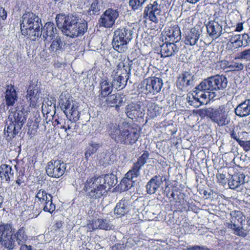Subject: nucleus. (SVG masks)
<instances>
[{
	"mask_svg": "<svg viewBox=\"0 0 250 250\" xmlns=\"http://www.w3.org/2000/svg\"><path fill=\"white\" fill-rule=\"evenodd\" d=\"M56 21L63 34L70 38L82 36L87 30V22L75 13L67 15L58 14L56 17Z\"/></svg>",
	"mask_w": 250,
	"mask_h": 250,
	"instance_id": "obj_1",
	"label": "nucleus"
},
{
	"mask_svg": "<svg viewBox=\"0 0 250 250\" xmlns=\"http://www.w3.org/2000/svg\"><path fill=\"white\" fill-rule=\"evenodd\" d=\"M228 83L227 79L223 75H216L203 80L194 91L193 98L200 103L199 99H213L217 96L218 90L225 89Z\"/></svg>",
	"mask_w": 250,
	"mask_h": 250,
	"instance_id": "obj_2",
	"label": "nucleus"
},
{
	"mask_svg": "<svg viewBox=\"0 0 250 250\" xmlns=\"http://www.w3.org/2000/svg\"><path fill=\"white\" fill-rule=\"evenodd\" d=\"M20 26L22 34L28 36L32 41L41 37L42 24L41 19L32 12L23 14L20 21Z\"/></svg>",
	"mask_w": 250,
	"mask_h": 250,
	"instance_id": "obj_3",
	"label": "nucleus"
},
{
	"mask_svg": "<svg viewBox=\"0 0 250 250\" xmlns=\"http://www.w3.org/2000/svg\"><path fill=\"white\" fill-rule=\"evenodd\" d=\"M109 134L116 143L124 145H130L135 143L140 137L137 128L126 126H120L111 124L109 126Z\"/></svg>",
	"mask_w": 250,
	"mask_h": 250,
	"instance_id": "obj_4",
	"label": "nucleus"
},
{
	"mask_svg": "<svg viewBox=\"0 0 250 250\" xmlns=\"http://www.w3.org/2000/svg\"><path fill=\"white\" fill-rule=\"evenodd\" d=\"M132 38L133 31L131 28L126 27L117 29L114 33L112 42L113 48L119 53L125 52Z\"/></svg>",
	"mask_w": 250,
	"mask_h": 250,
	"instance_id": "obj_5",
	"label": "nucleus"
},
{
	"mask_svg": "<svg viewBox=\"0 0 250 250\" xmlns=\"http://www.w3.org/2000/svg\"><path fill=\"white\" fill-rule=\"evenodd\" d=\"M105 187L97 177H93L86 180L84 189L87 192L86 194L90 201L93 202L107 192V189L105 188Z\"/></svg>",
	"mask_w": 250,
	"mask_h": 250,
	"instance_id": "obj_6",
	"label": "nucleus"
},
{
	"mask_svg": "<svg viewBox=\"0 0 250 250\" xmlns=\"http://www.w3.org/2000/svg\"><path fill=\"white\" fill-rule=\"evenodd\" d=\"M201 115L207 116L220 126L227 125L229 122L228 114L223 105L219 106L218 108L209 107L203 109L201 111Z\"/></svg>",
	"mask_w": 250,
	"mask_h": 250,
	"instance_id": "obj_7",
	"label": "nucleus"
},
{
	"mask_svg": "<svg viewBox=\"0 0 250 250\" xmlns=\"http://www.w3.org/2000/svg\"><path fill=\"white\" fill-rule=\"evenodd\" d=\"M14 230L11 224L0 225V243L2 246L8 250H13L16 246V242L13 237Z\"/></svg>",
	"mask_w": 250,
	"mask_h": 250,
	"instance_id": "obj_8",
	"label": "nucleus"
},
{
	"mask_svg": "<svg viewBox=\"0 0 250 250\" xmlns=\"http://www.w3.org/2000/svg\"><path fill=\"white\" fill-rule=\"evenodd\" d=\"M230 215V222L226 223V226L229 229H232L235 234L239 236H246L247 233L242 228V223L245 218L242 212L234 210L231 211Z\"/></svg>",
	"mask_w": 250,
	"mask_h": 250,
	"instance_id": "obj_9",
	"label": "nucleus"
},
{
	"mask_svg": "<svg viewBox=\"0 0 250 250\" xmlns=\"http://www.w3.org/2000/svg\"><path fill=\"white\" fill-rule=\"evenodd\" d=\"M61 108L66 117L71 121L77 122L80 118V112L78 110V103L71 98L61 99Z\"/></svg>",
	"mask_w": 250,
	"mask_h": 250,
	"instance_id": "obj_10",
	"label": "nucleus"
},
{
	"mask_svg": "<svg viewBox=\"0 0 250 250\" xmlns=\"http://www.w3.org/2000/svg\"><path fill=\"white\" fill-rule=\"evenodd\" d=\"M66 166L65 163L60 160H52L46 167V174L50 177L60 178L64 173Z\"/></svg>",
	"mask_w": 250,
	"mask_h": 250,
	"instance_id": "obj_11",
	"label": "nucleus"
},
{
	"mask_svg": "<svg viewBox=\"0 0 250 250\" xmlns=\"http://www.w3.org/2000/svg\"><path fill=\"white\" fill-rule=\"evenodd\" d=\"M140 85L141 88H144L143 92L155 94L161 91L163 81L159 78L150 77L144 81Z\"/></svg>",
	"mask_w": 250,
	"mask_h": 250,
	"instance_id": "obj_12",
	"label": "nucleus"
},
{
	"mask_svg": "<svg viewBox=\"0 0 250 250\" xmlns=\"http://www.w3.org/2000/svg\"><path fill=\"white\" fill-rule=\"evenodd\" d=\"M229 38L227 47L231 51H235L240 47H246L250 42V38L247 34L229 35Z\"/></svg>",
	"mask_w": 250,
	"mask_h": 250,
	"instance_id": "obj_13",
	"label": "nucleus"
},
{
	"mask_svg": "<svg viewBox=\"0 0 250 250\" xmlns=\"http://www.w3.org/2000/svg\"><path fill=\"white\" fill-rule=\"evenodd\" d=\"M121 73L117 71L113 76L112 84L117 90L123 89L126 85L127 80L130 74L131 68L129 66H124Z\"/></svg>",
	"mask_w": 250,
	"mask_h": 250,
	"instance_id": "obj_14",
	"label": "nucleus"
},
{
	"mask_svg": "<svg viewBox=\"0 0 250 250\" xmlns=\"http://www.w3.org/2000/svg\"><path fill=\"white\" fill-rule=\"evenodd\" d=\"M161 12V5L156 0H151L150 3L145 8L143 17L146 20L157 23L159 21L158 16Z\"/></svg>",
	"mask_w": 250,
	"mask_h": 250,
	"instance_id": "obj_15",
	"label": "nucleus"
},
{
	"mask_svg": "<svg viewBox=\"0 0 250 250\" xmlns=\"http://www.w3.org/2000/svg\"><path fill=\"white\" fill-rule=\"evenodd\" d=\"M118 17L119 12L117 10L108 8L101 16L99 20V24L105 28H111L114 24Z\"/></svg>",
	"mask_w": 250,
	"mask_h": 250,
	"instance_id": "obj_16",
	"label": "nucleus"
},
{
	"mask_svg": "<svg viewBox=\"0 0 250 250\" xmlns=\"http://www.w3.org/2000/svg\"><path fill=\"white\" fill-rule=\"evenodd\" d=\"M224 21L219 18H216L213 21H209L206 25L207 33L211 38L217 39L222 33Z\"/></svg>",
	"mask_w": 250,
	"mask_h": 250,
	"instance_id": "obj_17",
	"label": "nucleus"
},
{
	"mask_svg": "<svg viewBox=\"0 0 250 250\" xmlns=\"http://www.w3.org/2000/svg\"><path fill=\"white\" fill-rule=\"evenodd\" d=\"M149 153L147 151H145L142 155L138 158L137 161L134 163L132 167L127 172V176L137 178L140 175V170L146 163Z\"/></svg>",
	"mask_w": 250,
	"mask_h": 250,
	"instance_id": "obj_18",
	"label": "nucleus"
},
{
	"mask_svg": "<svg viewBox=\"0 0 250 250\" xmlns=\"http://www.w3.org/2000/svg\"><path fill=\"white\" fill-rule=\"evenodd\" d=\"M195 78L190 71H185L178 78L177 86L182 90L191 88L194 84Z\"/></svg>",
	"mask_w": 250,
	"mask_h": 250,
	"instance_id": "obj_19",
	"label": "nucleus"
},
{
	"mask_svg": "<svg viewBox=\"0 0 250 250\" xmlns=\"http://www.w3.org/2000/svg\"><path fill=\"white\" fill-rule=\"evenodd\" d=\"M87 227L89 230L91 231L96 229L109 230L112 229L114 226L109 219H98L93 220L92 222L88 224Z\"/></svg>",
	"mask_w": 250,
	"mask_h": 250,
	"instance_id": "obj_20",
	"label": "nucleus"
},
{
	"mask_svg": "<svg viewBox=\"0 0 250 250\" xmlns=\"http://www.w3.org/2000/svg\"><path fill=\"white\" fill-rule=\"evenodd\" d=\"M42 38L45 42H49L54 38L59 36L57 30L53 23L46 22L43 27H42Z\"/></svg>",
	"mask_w": 250,
	"mask_h": 250,
	"instance_id": "obj_21",
	"label": "nucleus"
},
{
	"mask_svg": "<svg viewBox=\"0 0 250 250\" xmlns=\"http://www.w3.org/2000/svg\"><path fill=\"white\" fill-rule=\"evenodd\" d=\"M21 129V125L14 124L13 121L7 120L4 128V135L7 141H11Z\"/></svg>",
	"mask_w": 250,
	"mask_h": 250,
	"instance_id": "obj_22",
	"label": "nucleus"
},
{
	"mask_svg": "<svg viewBox=\"0 0 250 250\" xmlns=\"http://www.w3.org/2000/svg\"><path fill=\"white\" fill-rule=\"evenodd\" d=\"M163 177L160 175H156L152 177L146 184L147 193L149 194L155 193L163 185Z\"/></svg>",
	"mask_w": 250,
	"mask_h": 250,
	"instance_id": "obj_23",
	"label": "nucleus"
},
{
	"mask_svg": "<svg viewBox=\"0 0 250 250\" xmlns=\"http://www.w3.org/2000/svg\"><path fill=\"white\" fill-rule=\"evenodd\" d=\"M105 101L108 105L115 107L116 109L118 110L119 107L125 102V98L123 94L116 93L108 95Z\"/></svg>",
	"mask_w": 250,
	"mask_h": 250,
	"instance_id": "obj_24",
	"label": "nucleus"
},
{
	"mask_svg": "<svg viewBox=\"0 0 250 250\" xmlns=\"http://www.w3.org/2000/svg\"><path fill=\"white\" fill-rule=\"evenodd\" d=\"M40 92L37 85L34 86L30 85L27 91L26 99L30 102V106H35L39 103Z\"/></svg>",
	"mask_w": 250,
	"mask_h": 250,
	"instance_id": "obj_25",
	"label": "nucleus"
},
{
	"mask_svg": "<svg viewBox=\"0 0 250 250\" xmlns=\"http://www.w3.org/2000/svg\"><path fill=\"white\" fill-rule=\"evenodd\" d=\"M202 31L196 28H193L186 34L185 43L186 45L193 46L199 40Z\"/></svg>",
	"mask_w": 250,
	"mask_h": 250,
	"instance_id": "obj_26",
	"label": "nucleus"
},
{
	"mask_svg": "<svg viewBox=\"0 0 250 250\" xmlns=\"http://www.w3.org/2000/svg\"><path fill=\"white\" fill-rule=\"evenodd\" d=\"M234 113L240 117H246L250 115V99H246L234 108Z\"/></svg>",
	"mask_w": 250,
	"mask_h": 250,
	"instance_id": "obj_27",
	"label": "nucleus"
},
{
	"mask_svg": "<svg viewBox=\"0 0 250 250\" xmlns=\"http://www.w3.org/2000/svg\"><path fill=\"white\" fill-rule=\"evenodd\" d=\"M160 53L162 57L174 56L179 51V48L173 42H165L161 45Z\"/></svg>",
	"mask_w": 250,
	"mask_h": 250,
	"instance_id": "obj_28",
	"label": "nucleus"
},
{
	"mask_svg": "<svg viewBox=\"0 0 250 250\" xmlns=\"http://www.w3.org/2000/svg\"><path fill=\"white\" fill-rule=\"evenodd\" d=\"M18 96L16 91L12 85L7 86L5 93L6 104L8 106H14L18 100Z\"/></svg>",
	"mask_w": 250,
	"mask_h": 250,
	"instance_id": "obj_29",
	"label": "nucleus"
},
{
	"mask_svg": "<svg viewBox=\"0 0 250 250\" xmlns=\"http://www.w3.org/2000/svg\"><path fill=\"white\" fill-rule=\"evenodd\" d=\"M130 210V201L125 199H122L116 205L114 211L119 217L126 214Z\"/></svg>",
	"mask_w": 250,
	"mask_h": 250,
	"instance_id": "obj_30",
	"label": "nucleus"
},
{
	"mask_svg": "<svg viewBox=\"0 0 250 250\" xmlns=\"http://www.w3.org/2000/svg\"><path fill=\"white\" fill-rule=\"evenodd\" d=\"M102 184L105 185V188L107 191L112 187H114L117 182V177L113 174H107L104 175L97 177Z\"/></svg>",
	"mask_w": 250,
	"mask_h": 250,
	"instance_id": "obj_31",
	"label": "nucleus"
},
{
	"mask_svg": "<svg viewBox=\"0 0 250 250\" xmlns=\"http://www.w3.org/2000/svg\"><path fill=\"white\" fill-rule=\"evenodd\" d=\"M8 119L13 121L14 123L16 124L17 125H21L22 127L23 124L25 123L26 118L25 113L22 110H16L10 112Z\"/></svg>",
	"mask_w": 250,
	"mask_h": 250,
	"instance_id": "obj_32",
	"label": "nucleus"
},
{
	"mask_svg": "<svg viewBox=\"0 0 250 250\" xmlns=\"http://www.w3.org/2000/svg\"><path fill=\"white\" fill-rule=\"evenodd\" d=\"M14 176V172L12 167L7 164H2L0 166V178L1 180H5L9 182Z\"/></svg>",
	"mask_w": 250,
	"mask_h": 250,
	"instance_id": "obj_33",
	"label": "nucleus"
},
{
	"mask_svg": "<svg viewBox=\"0 0 250 250\" xmlns=\"http://www.w3.org/2000/svg\"><path fill=\"white\" fill-rule=\"evenodd\" d=\"M103 0H92L87 14L89 16L99 15L100 11L103 8Z\"/></svg>",
	"mask_w": 250,
	"mask_h": 250,
	"instance_id": "obj_34",
	"label": "nucleus"
},
{
	"mask_svg": "<svg viewBox=\"0 0 250 250\" xmlns=\"http://www.w3.org/2000/svg\"><path fill=\"white\" fill-rule=\"evenodd\" d=\"M141 112V106L137 103H131L128 104L125 108V114L126 116L133 119L136 117L139 116V113Z\"/></svg>",
	"mask_w": 250,
	"mask_h": 250,
	"instance_id": "obj_35",
	"label": "nucleus"
},
{
	"mask_svg": "<svg viewBox=\"0 0 250 250\" xmlns=\"http://www.w3.org/2000/svg\"><path fill=\"white\" fill-rule=\"evenodd\" d=\"M245 176L243 173H238L232 175L229 181V185L230 188L235 189L240 185L245 183Z\"/></svg>",
	"mask_w": 250,
	"mask_h": 250,
	"instance_id": "obj_36",
	"label": "nucleus"
},
{
	"mask_svg": "<svg viewBox=\"0 0 250 250\" xmlns=\"http://www.w3.org/2000/svg\"><path fill=\"white\" fill-rule=\"evenodd\" d=\"M14 238L18 245L23 244L26 242L28 236L26 231V228L24 227L20 228L15 233L13 232Z\"/></svg>",
	"mask_w": 250,
	"mask_h": 250,
	"instance_id": "obj_37",
	"label": "nucleus"
},
{
	"mask_svg": "<svg viewBox=\"0 0 250 250\" xmlns=\"http://www.w3.org/2000/svg\"><path fill=\"white\" fill-rule=\"evenodd\" d=\"M165 33L173 42H177L181 39V31L178 26L168 28L166 30Z\"/></svg>",
	"mask_w": 250,
	"mask_h": 250,
	"instance_id": "obj_38",
	"label": "nucleus"
},
{
	"mask_svg": "<svg viewBox=\"0 0 250 250\" xmlns=\"http://www.w3.org/2000/svg\"><path fill=\"white\" fill-rule=\"evenodd\" d=\"M101 95L102 97H106L109 95L112 92L113 85L112 83H110L108 80H102L100 83Z\"/></svg>",
	"mask_w": 250,
	"mask_h": 250,
	"instance_id": "obj_39",
	"label": "nucleus"
},
{
	"mask_svg": "<svg viewBox=\"0 0 250 250\" xmlns=\"http://www.w3.org/2000/svg\"><path fill=\"white\" fill-rule=\"evenodd\" d=\"M100 147V144L99 143L93 141L89 143L85 152V158L88 159L92 154L95 153Z\"/></svg>",
	"mask_w": 250,
	"mask_h": 250,
	"instance_id": "obj_40",
	"label": "nucleus"
},
{
	"mask_svg": "<svg viewBox=\"0 0 250 250\" xmlns=\"http://www.w3.org/2000/svg\"><path fill=\"white\" fill-rule=\"evenodd\" d=\"M147 0H129V5L134 11L142 10L144 4Z\"/></svg>",
	"mask_w": 250,
	"mask_h": 250,
	"instance_id": "obj_41",
	"label": "nucleus"
},
{
	"mask_svg": "<svg viewBox=\"0 0 250 250\" xmlns=\"http://www.w3.org/2000/svg\"><path fill=\"white\" fill-rule=\"evenodd\" d=\"M36 198L43 204L47 200H51L52 196L51 194L47 193L44 190L40 189L36 195Z\"/></svg>",
	"mask_w": 250,
	"mask_h": 250,
	"instance_id": "obj_42",
	"label": "nucleus"
},
{
	"mask_svg": "<svg viewBox=\"0 0 250 250\" xmlns=\"http://www.w3.org/2000/svg\"><path fill=\"white\" fill-rule=\"evenodd\" d=\"M51 41L52 43L49 47V49L51 51L53 52H56L62 48L63 43L59 36L57 37V38H54Z\"/></svg>",
	"mask_w": 250,
	"mask_h": 250,
	"instance_id": "obj_43",
	"label": "nucleus"
},
{
	"mask_svg": "<svg viewBox=\"0 0 250 250\" xmlns=\"http://www.w3.org/2000/svg\"><path fill=\"white\" fill-rule=\"evenodd\" d=\"M135 177H129L127 176V173L125 175V177L122 179L121 182L122 186H124V189L128 190L133 187V184L135 182Z\"/></svg>",
	"mask_w": 250,
	"mask_h": 250,
	"instance_id": "obj_44",
	"label": "nucleus"
},
{
	"mask_svg": "<svg viewBox=\"0 0 250 250\" xmlns=\"http://www.w3.org/2000/svg\"><path fill=\"white\" fill-rule=\"evenodd\" d=\"M42 205H43V209L45 212L52 213L56 209L55 205L52 203V199L47 200Z\"/></svg>",
	"mask_w": 250,
	"mask_h": 250,
	"instance_id": "obj_45",
	"label": "nucleus"
},
{
	"mask_svg": "<svg viewBox=\"0 0 250 250\" xmlns=\"http://www.w3.org/2000/svg\"><path fill=\"white\" fill-rule=\"evenodd\" d=\"M244 134H247V132L244 131H240L235 130L233 129L230 133V135L231 138L235 140L238 143L240 141L241 137Z\"/></svg>",
	"mask_w": 250,
	"mask_h": 250,
	"instance_id": "obj_46",
	"label": "nucleus"
},
{
	"mask_svg": "<svg viewBox=\"0 0 250 250\" xmlns=\"http://www.w3.org/2000/svg\"><path fill=\"white\" fill-rule=\"evenodd\" d=\"M236 59L250 60V48L241 52Z\"/></svg>",
	"mask_w": 250,
	"mask_h": 250,
	"instance_id": "obj_47",
	"label": "nucleus"
},
{
	"mask_svg": "<svg viewBox=\"0 0 250 250\" xmlns=\"http://www.w3.org/2000/svg\"><path fill=\"white\" fill-rule=\"evenodd\" d=\"M238 144L246 151H248L250 150V140L246 141L241 140Z\"/></svg>",
	"mask_w": 250,
	"mask_h": 250,
	"instance_id": "obj_48",
	"label": "nucleus"
},
{
	"mask_svg": "<svg viewBox=\"0 0 250 250\" xmlns=\"http://www.w3.org/2000/svg\"><path fill=\"white\" fill-rule=\"evenodd\" d=\"M232 66L235 70H240L244 68V65L241 62H234Z\"/></svg>",
	"mask_w": 250,
	"mask_h": 250,
	"instance_id": "obj_49",
	"label": "nucleus"
},
{
	"mask_svg": "<svg viewBox=\"0 0 250 250\" xmlns=\"http://www.w3.org/2000/svg\"><path fill=\"white\" fill-rule=\"evenodd\" d=\"M49 103L50 104V106H47V107L44 110L46 112V114L49 113L52 111L55 112L56 110L55 104H53V103L52 102H49Z\"/></svg>",
	"mask_w": 250,
	"mask_h": 250,
	"instance_id": "obj_50",
	"label": "nucleus"
},
{
	"mask_svg": "<svg viewBox=\"0 0 250 250\" xmlns=\"http://www.w3.org/2000/svg\"><path fill=\"white\" fill-rule=\"evenodd\" d=\"M204 248L200 246H189L187 247V250H203Z\"/></svg>",
	"mask_w": 250,
	"mask_h": 250,
	"instance_id": "obj_51",
	"label": "nucleus"
},
{
	"mask_svg": "<svg viewBox=\"0 0 250 250\" xmlns=\"http://www.w3.org/2000/svg\"><path fill=\"white\" fill-rule=\"evenodd\" d=\"M23 174L21 173V174L18 176L17 179L16 180V183L19 186H20L22 183L24 182L23 180Z\"/></svg>",
	"mask_w": 250,
	"mask_h": 250,
	"instance_id": "obj_52",
	"label": "nucleus"
},
{
	"mask_svg": "<svg viewBox=\"0 0 250 250\" xmlns=\"http://www.w3.org/2000/svg\"><path fill=\"white\" fill-rule=\"evenodd\" d=\"M0 17L3 20H5L7 18V12L2 8H1L0 9Z\"/></svg>",
	"mask_w": 250,
	"mask_h": 250,
	"instance_id": "obj_53",
	"label": "nucleus"
},
{
	"mask_svg": "<svg viewBox=\"0 0 250 250\" xmlns=\"http://www.w3.org/2000/svg\"><path fill=\"white\" fill-rule=\"evenodd\" d=\"M21 245L20 250H32V246L31 245H27L26 244H21Z\"/></svg>",
	"mask_w": 250,
	"mask_h": 250,
	"instance_id": "obj_54",
	"label": "nucleus"
},
{
	"mask_svg": "<svg viewBox=\"0 0 250 250\" xmlns=\"http://www.w3.org/2000/svg\"><path fill=\"white\" fill-rule=\"evenodd\" d=\"M76 122H73V121H71L69 119H68V122H67V130H70L72 128V125L73 123H76Z\"/></svg>",
	"mask_w": 250,
	"mask_h": 250,
	"instance_id": "obj_55",
	"label": "nucleus"
},
{
	"mask_svg": "<svg viewBox=\"0 0 250 250\" xmlns=\"http://www.w3.org/2000/svg\"><path fill=\"white\" fill-rule=\"evenodd\" d=\"M243 29V27L242 25V23H240L237 24V26L236 27L235 31L240 32L242 31Z\"/></svg>",
	"mask_w": 250,
	"mask_h": 250,
	"instance_id": "obj_56",
	"label": "nucleus"
},
{
	"mask_svg": "<svg viewBox=\"0 0 250 250\" xmlns=\"http://www.w3.org/2000/svg\"><path fill=\"white\" fill-rule=\"evenodd\" d=\"M62 226V223L60 221H58L56 223V224L54 225V228L55 229H60Z\"/></svg>",
	"mask_w": 250,
	"mask_h": 250,
	"instance_id": "obj_57",
	"label": "nucleus"
},
{
	"mask_svg": "<svg viewBox=\"0 0 250 250\" xmlns=\"http://www.w3.org/2000/svg\"><path fill=\"white\" fill-rule=\"evenodd\" d=\"M49 102H51V101H48L47 102H46L45 104L43 103L42 108V110H45V109L48 106H50V104L49 103Z\"/></svg>",
	"mask_w": 250,
	"mask_h": 250,
	"instance_id": "obj_58",
	"label": "nucleus"
},
{
	"mask_svg": "<svg viewBox=\"0 0 250 250\" xmlns=\"http://www.w3.org/2000/svg\"><path fill=\"white\" fill-rule=\"evenodd\" d=\"M216 177L218 180H224L225 175L223 174H219L216 175Z\"/></svg>",
	"mask_w": 250,
	"mask_h": 250,
	"instance_id": "obj_59",
	"label": "nucleus"
},
{
	"mask_svg": "<svg viewBox=\"0 0 250 250\" xmlns=\"http://www.w3.org/2000/svg\"><path fill=\"white\" fill-rule=\"evenodd\" d=\"M63 122V121L62 119H61L60 120L59 119H56L54 122V124L55 125L61 124Z\"/></svg>",
	"mask_w": 250,
	"mask_h": 250,
	"instance_id": "obj_60",
	"label": "nucleus"
},
{
	"mask_svg": "<svg viewBox=\"0 0 250 250\" xmlns=\"http://www.w3.org/2000/svg\"><path fill=\"white\" fill-rule=\"evenodd\" d=\"M188 2L192 3L194 4L199 1L200 0H187Z\"/></svg>",
	"mask_w": 250,
	"mask_h": 250,
	"instance_id": "obj_61",
	"label": "nucleus"
},
{
	"mask_svg": "<svg viewBox=\"0 0 250 250\" xmlns=\"http://www.w3.org/2000/svg\"><path fill=\"white\" fill-rule=\"evenodd\" d=\"M3 200H4L3 198L1 195H0V208L2 207V204L3 202Z\"/></svg>",
	"mask_w": 250,
	"mask_h": 250,
	"instance_id": "obj_62",
	"label": "nucleus"
},
{
	"mask_svg": "<svg viewBox=\"0 0 250 250\" xmlns=\"http://www.w3.org/2000/svg\"><path fill=\"white\" fill-rule=\"evenodd\" d=\"M61 128L64 129L65 132H67V127H65L64 125H62V126H61Z\"/></svg>",
	"mask_w": 250,
	"mask_h": 250,
	"instance_id": "obj_63",
	"label": "nucleus"
},
{
	"mask_svg": "<svg viewBox=\"0 0 250 250\" xmlns=\"http://www.w3.org/2000/svg\"><path fill=\"white\" fill-rule=\"evenodd\" d=\"M188 99H190V97H189L188 96L187 97V100L188 101L189 103L191 102L190 104V105H192L193 104V101H190L189 100H188Z\"/></svg>",
	"mask_w": 250,
	"mask_h": 250,
	"instance_id": "obj_64",
	"label": "nucleus"
}]
</instances>
